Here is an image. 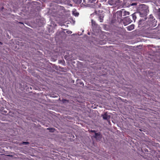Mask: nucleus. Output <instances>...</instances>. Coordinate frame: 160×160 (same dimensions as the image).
<instances>
[{"mask_svg": "<svg viewBox=\"0 0 160 160\" xmlns=\"http://www.w3.org/2000/svg\"><path fill=\"white\" fill-rule=\"evenodd\" d=\"M132 17L134 20V22H135V20L137 18V17L135 13H133L132 15Z\"/></svg>", "mask_w": 160, "mask_h": 160, "instance_id": "f8f14e48", "label": "nucleus"}, {"mask_svg": "<svg viewBox=\"0 0 160 160\" xmlns=\"http://www.w3.org/2000/svg\"><path fill=\"white\" fill-rule=\"evenodd\" d=\"M108 3L110 5L112 4V2L111 1H108Z\"/></svg>", "mask_w": 160, "mask_h": 160, "instance_id": "6ab92c4d", "label": "nucleus"}, {"mask_svg": "<svg viewBox=\"0 0 160 160\" xmlns=\"http://www.w3.org/2000/svg\"><path fill=\"white\" fill-rule=\"evenodd\" d=\"M104 16L102 15H100L98 17L99 20L100 22H102Z\"/></svg>", "mask_w": 160, "mask_h": 160, "instance_id": "9b49d317", "label": "nucleus"}, {"mask_svg": "<svg viewBox=\"0 0 160 160\" xmlns=\"http://www.w3.org/2000/svg\"><path fill=\"white\" fill-rule=\"evenodd\" d=\"M22 143L23 144L27 145V144H29V143L28 142H22Z\"/></svg>", "mask_w": 160, "mask_h": 160, "instance_id": "dca6fc26", "label": "nucleus"}, {"mask_svg": "<svg viewBox=\"0 0 160 160\" xmlns=\"http://www.w3.org/2000/svg\"><path fill=\"white\" fill-rule=\"evenodd\" d=\"M82 2V0H77V1L76 2L77 3H81Z\"/></svg>", "mask_w": 160, "mask_h": 160, "instance_id": "f3484780", "label": "nucleus"}, {"mask_svg": "<svg viewBox=\"0 0 160 160\" xmlns=\"http://www.w3.org/2000/svg\"><path fill=\"white\" fill-rule=\"evenodd\" d=\"M148 21L151 22V26H156V21H155V19L154 18L152 14L149 15V18H148Z\"/></svg>", "mask_w": 160, "mask_h": 160, "instance_id": "20e7f679", "label": "nucleus"}, {"mask_svg": "<svg viewBox=\"0 0 160 160\" xmlns=\"http://www.w3.org/2000/svg\"><path fill=\"white\" fill-rule=\"evenodd\" d=\"M145 22L146 21L144 20H139L138 22L139 27H142L143 28Z\"/></svg>", "mask_w": 160, "mask_h": 160, "instance_id": "423d86ee", "label": "nucleus"}, {"mask_svg": "<svg viewBox=\"0 0 160 160\" xmlns=\"http://www.w3.org/2000/svg\"><path fill=\"white\" fill-rule=\"evenodd\" d=\"M51 129V130H52V132L54 131V129Z\"/></svg>", "mask_w": 160, "mask_h": 160, "instance_id": "4be33fe9", "label": "nucleus"}, {"mask_svg": "<svg viewBox=\"0 0 160 160\" xmlns=\"http://www.w3.org/2000/svg\"><path fill=\"white\" fill-rule=\"evenodd\" d=\"M137 4L136 3H132L131 4L132 6L136 5Z\"/></svg>", "mask_w": 160, "mask_h": 160, "instance_id": "412c9836", "label": "nucleus"}, {"mask_svg": "<svg viewBox=\"0 0 160 160\" xmlns=\"http://www.w3.org/2000/svg\"><path fill=\"white\" fill-rule=\"evenodd\" d=\"M91 25L93 27H96L97 26V24L96 23L95 21L92 19L91 20Z\"/></svg>", "mask_w": 160, "mask_h": 160, "instance_id": "9d476101", "label": "nucleus"}, {"mask_svg": "<svg viewBox=\"0 0 160 160\" xmlns=\"http://www.w3.org/2000/svg\"><path fill=\"white\" fill-rule=\"evenodd\" d=\"M123 16H125L127 15H129L130 14V12H128L127 11H124L123 12Z\"/></svg>", "mask_w": 160, "mask_h": 160, "instance_id": "ddd939ff", "label": "nucleus"}, {"mask_svg": "<svg viewBox=\"0 0 160 160\" xmlns=\"http://www.w3.org/2000/svg\"><path fill=\"white\" fill-rule=\"evenodd\" d=\"M149 10L148 7L144 4H142L139 10V13L141 17H144L146 19V16L148 13Z\"/></svg>", "mask_w": 160, "mask_h": 160, "instance_id": "f257e3e1", "label": "nucleus"}, {"mask_svg": "<svg viewBox=\"0 0 160 160\" xmlns=\"http://www.w3.org/2000/svg\"><path fill=\"white\" fill-rule=\"evenodd\" d=\"M90 132H95V133L96 132V131L94 130H91Z\"/></svg>", "mask_w": 160, "mask_h": 160, "instance_id": "aec40b11", "label": "nucleus"}, {"mask_svg": "<svg viewBox=\"0 0 160 160\" xmlns=\"http://www.w3.org/2000/svg\"><path fill=\"white\" fill-rule=\"evenodd\" d=\"M100 132H98V133L95 132V136H94V137L95 138H96L97 139H98L99 138L98 137H100Z\"/></svg>", "mask_w": 160, "mask_h": 160, "instance_id": "1a4fd4ad", "label": "nucleus"}, {"mask_svg": "<svg viewBox=\"0 0 160 160\" xmlns=\"http://www.w3.org/2000/svg\"><path fill=\"white\" fill-rule=\"evenodd\" d=\"M134 25L133 24L127 27V30L130 31L134 29Z\"/></svg>", "mask_w": 160, "mask_h": 160, "instance_id": "6e6552de", "label": "nucleus"}, {"mask_svg": "<svg viewBox=\"0 0 160 160\" xmlns=\"http://www.w3.org/2000/svg\"><path fill=\"white\" fill-rule=\"evenodd\" d=\"M103 119L108 121L110 118V116L108 115L106 112L103 115H102Z\"/></svg>", "mask_w": 160, "mask_h": 160, "instance_id": "0eeeda50", "label": "nucleus"}, {"mask_svg": "<svg viewBox=\"0 0 160 160\" xmlns=\"http://www.w3.org/2000/svg\"><path fill=\"white\" fill-rule=\"evenodd\" d=\"M122 22L124 26H126L131 23L132 22V20L129 16H128L124 18V19L122 20Z\"/></svg>", "mask_w": 160, "mask_h": 160, "instance_id": "39448f33", "label": "nucleus"}, {"mask_svg": "<svg viewBox=\"0 0 160 160\" xmlns=\"http://www.w3.org/2000/svg\"><path fill=\"white\" fill-rule=\"evenodd\" d=\"M77 84H78V83L79 82L80 83V85H83V83L82 82H81V80H77Z\"/></svg>", "mask_w": 160, "mask_h": 160, "instance_id": "4468645a", "label": "nucleus"}, {"mask_svg": "<svg viewBox=\"0 0 160 160\" xmlns=\"http://www.w3.org/2000/svg\"><path fill=\"white\" fill-rule=\"evenodd\" d=\"M151 22L148 20L147 22L146 21V22L144 25V27L142 29L147 31H150L155 26H151Z\"/></svg>", "mask_w": 160, "mask_h": 160, "instance_id": "f03ea898", "label": "nucleus"}, {"mask_svg": "<svg viewBox=\"0 0 160 160\" xmlns=\"http://www.w3.org/2000/svg\"><path fill=\"white\" fill-rule=\"evenodd\" d=\"M88 1H89L91 3H93L96 0H88Z\"/></svg>", "mask_w": 160, "mask_h": 160, "instance_id": "a211bd4d", "label": "nucleus"}, {"mask_svg": "<svg viewBox=\"0 0 160 160\" xmlns=\"http://www.w3.org/2000/svg\"><path fill=\"white\" fill-rule=\"evenodd\" d=\"M73 14L75 16H78L79 13L78 12H73Z\"/></svg>", "mask_w": 160, "mask_h": 160, "instance_id": "2eb2a0df", "label": "nucleus"}, {"mask_svg": "<svg viewBox=\"0 0 160 160\" xmlns=\"http://www.w3.org/2000/svg\"><path fill=\"white\" fill-rule=\"evenodd\" d=\"M0 44H1V45L2 44V43L0 42Z\"/></svg>", "mask_w": 160, "mask_h": 160, "instance_id": "5701e85b", "label": "nucleus"}, {"mask_svg": "<svg viewBox=\"0 0 160 160\" xmlns=\"http://www.w3.org/2000/svg\"><path fill=\"white\" fill-rule=\"evenodd\" d=\"M122 11H118L116 13V16L117 17V20L120 23L122 22V19H121L122 16Z\"/></svg>", "mask_w": 160, "mask_h": 160, "instance_id": "7ed1b4c3", "label": "nucleus"}]
</instances>
